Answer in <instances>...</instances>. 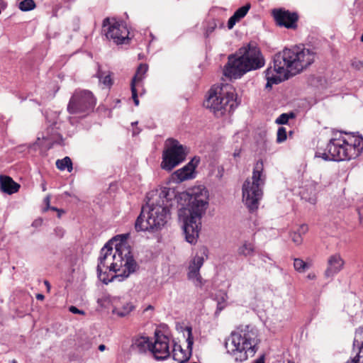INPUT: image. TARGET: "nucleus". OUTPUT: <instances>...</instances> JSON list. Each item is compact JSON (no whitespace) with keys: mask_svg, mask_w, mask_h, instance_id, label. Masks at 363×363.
<instances>
[{"mask_svg":"<svg viewBox=\"0 0 363 363\" xmlns=\"http://www.w3.org/2000/svg\"><path fill=\"white\" fill-rule=\"evenodd\" d=\"M208 255L205 251L196 252L190 258L188 264L187 278L191 281L196 286L201 287L203 285V278L200 274V269L203 265Z\"/></svg>","mask_w":363,"mask_h":363,"instance_id":"13","label":"nucleus"},{"mask_svg":"<svg viewBox=\"0 0 363 363\" xmlns=\"http://www.w3.org/2000/svg\"><path fill=\"white\" fill-rule=\"evenodd\" d=\"M361 41L363 43V33H362V35L361 36Z\"/></svg>","mask_w":363,"mask_h":363,"instance_id":"53","label":"nucleus"},{"mask_svg":"<svg viewBox=\"0 0 363 363\" xmlns=\"http://www.w3.org/2000/svg\"><path fill=\"white\" fill-rule=\"evenodd\" d=\"M276 24L279 27L296 30L298 28L299 16L297 12H291L285 9H275L272 11Z\"/></svg>","mask_w":363,"mask_h":363,"instance_id":"14","label":"nucleus"},{"mask_svg":"<svg viewBox=\"0 0 363 363\" xmlns=\"http://www.w3.org/2000/svg\"><path fill=\"white\" fill-rule=\"evenodd\" d=\"M199 162V157H194L186 165L174 172V177L180 182L194 178L195 169Z\"/></svg>","mask_w":363,"mask_h":363,"instance_id":"18","label":"nucleus"},{"mask_svg":"<svg viewBox=\"0 0 363 363\" xmlns=\"http://www.w3.org/2000/svg\"><path fill=\"white\" fill-rule=\"evenodd\" d=\"M227 294L223 291H220L218 295H216L217 300V311H221L225 307V302L227 300Z\"/></svg>","mask_w":363,"mask_h":363,"instance_id":"32","label":"nucleus"},{"mask_svg":"<svg viewBox=\"0 0 363 363\" xmlns=\"http://www.w3.org/2000/svg\"><path fill=\"white\" fill-rule=\"evenodd\" d=\"M256 144L257 146L256 151L258 152L259 155H263L267 152L268 147V140L267 138L266 131H262L259 133V139L257 140Z\"/></svg>","mask_w":363,"mask_h":363,"instance_id":"26","label":"nucleus"},{"mask_svg":"<svg viewBox=\"0 0 363 363\" xmlns=\"http://www.w3.org/2000/svg\"><path fill=\"white\" fill-rule=\"evenodd\" d=\"M157 196L155 199H148L146 206H143L135 224L137 231L157 230L167 223L172 200L175 197L174 190L162 187Z\"/></svg>","mask_w":363,"mask_h":363,"instance_id":"2","label":"nucleus"},{"mask_svg":"<svg viewBox=\"0 0 363 363\" xmlns=\"http://www.w3.org/2000/svg\"><path fill=\"white\" fill-rule=\"evenodd\" d=\"M56 167L58 169L64 171L67 169V172H71L72 171V162L69 157H65L62 160H57L55 162Z\"/></svg>","mask_w":363,"mask_h":363,"instance_id":"29","label":"nucleus"},{"mask_svg":"<svg viewBox=\"0 0 363 363\" xmlns=\"http://www.w3.org/2000/svg\"><path fill=\"white\" fill-rule=\"evenodd\" d=\"M96 104V99L91 91L85 89H76L67 104L69 114L87 115L91 113Z\"/></svg>","mask_w":363,"mask_h":363,"instance_id":"9","label":"nucleus"},{"mask_svg":"<svg viewBox=\"0 0 363 363\" xmlns=\"http://www.w3.org/2000/svg\"><path fill=\"white\" fill-rule=\"evenodd\" d=\"M253 363H265V354H262L259 358L256 359Z\"/></svg>","mask_w":363,"mask_h":363,"instance_id":"41","label":"nucleus"},{"mask_svg":"<svg viewBox=\"0 0 363 363\" xmlns=\"http://www.w3.org/2000/svg\"><path fill=\"white\" fill-rule=\"evenodd\" d=\"M358 213H359V219H360L361 223H363V220H362V218H363V206L360 207L358 209Z\"/></svg>","mask_w":363,"mask_h":363,"instance_id":"43","label":"nucleus"},{"mask_svg":"<svg viewBox=\"0 0 363 363\" xmlns=\"http://www.w3.org/2000/svg\"><path fill=\"white\" fill-rule=\"evenodd\" d=\"M138 267L131 251H106L104 255L99 257L96 268L97 276L104 284H108L115 278L128 277Z\"/></svg>","mask_w":363,"mask_h":363,"instance_id":"3","label":"nucleus"},{"mask_svg":"<svg viewBox=\"0 0 363 363\" xmlns=\"http://www.w3.org/2000/svg\"><path fill=\"white\" fill-rule=\"evenodd\" d=\"M151 344L148 337L137 336L133 338L130 348L133 352L144 354L147 351L150 352Z\"/></svg>","mask_w":363,"mask_h":363,"instance_id":"20","label":"nucleus"},{"mask_svg":"<svg viewBox=\"0 0 363 363\" xmlns=\"http://www.w3.org/2000/svg\"><path fill=\"white\" fill-rule=\"evenodd\" d=\"M294 266L296 271L298 272H304L306 269H309L311 266V263L309 262H305L301 259H294Z\"/></svg>","mask_w":363,"mask_h":363,"instance_id":"30","label":"nucleus"},{"mask_svg":"<svg viewBox=\"0 0 363 363\" xmlns=\"http://www.w3.org/2000/svg\"><path fill=\"white\" fill-rule=\"evenodd\" d=\"M55 233L60 237H62L63 235H64V230L62 228H57L55 229Z\"/></svg>","mask_w":363,"mask_h":363,"instance_id":"42","label":"nucleus"},{"mask_svg":"<svg viewBox=\"0 0 363 363\" xmlns=\"http://www.w3.org/2000/svg\"><path fill=\"white\" fill-rule=\"evenodd\" d=\"M57 213H58V214H57L58 218H60L63 213L62 212H57Z\"/></svg>","mask_w":363,"mask_h":363,"instance_id":"52","label":"nucleus"},{"mask_svg":"<svg viewBox=\"0 0 363 363\" xmlns=\"http://www.w3.org/2000/svg\"><path fill=\"white\" fill-rule=\"evenodd\" d=\"M105 349H106V346H105L104 345H100L99 346V350L100 351H104V350H105Z\"/></svg>","mask_w":363,"mask_h":363,"instance_id":"48","label":"nucleus"},{"mask_svg":"<svg viewBox=\"0 0 363 363\" xmlns=\"http://www.w3.org/2000/svg\"><path fill=\"white\" fill-rule=\"evenodd\" d=\"M286 139V130L284 127L279 128L277 130V141L278 143H282Z\"/></svg>","mask_w":363,"mask_h":363,"instance_id":"35","label":"nucleus"},{"mask_svg":"<svg viewBox=\"0 0 363 363\" xmlns=\"http://www.w3.org/2000/svg\"><path fill=\"white\" fill-rule=\"evenodd\" d=\"M69 311L74 314H80V315H84L85 313L84 311L78 309L76 306H72L69 308Z\"/></svg>","mask_w":363,"mask_h":363,"instance_id":"39","label":"nucleus"},{"mask_svg":"<svg viewBox=\"0 0 363 363\" xmlns=\"http://www.w3.org/2000/svg\"><path fill=\"white\" fill-rule=\"evenodd\" d=\"M13 363H17V362H16V361H15V360H14V361H13Z\"/></svg>","mask_w":363,"mask_h":363,"instance_id":"54","label":"nucleus"},{"mask_svg":"<svg viewBox=\"0 0 363 363\" xmlns=\"http://www.w3.org/2000/svg\"><path fill=\"white\" fill-rule=\"evenodd\" d=\"M295 115L294 113H282L281 114L277 119L276 123L277 124H286L289 120V118H294Z\"/></svg>","mask_w":363,"mask_h":363,"instance_id":"34","label":"nucleus"},{"mask_svg":"<svg viewBox=\"0 0 363 363\" xmlns=\"http://www.w3.org/2000/svg\"><path fill=\"white\" fill-rule=\"evenodd\" d=\"M130 233L119 234L111 238L101 250H130Z\"/></svg>","mask_w":363,"mask_h":363,"instance_id":"17","label":"nucleus"},{"mask_svg":"<svg viewBox=\"0 0 363 363\" xmlns=\"http://www.w3.org/2000/svg\"><path fill=\"white\" fill-rule=\"evenodd\" d=\"M344 261L340 255H335L331 256L328 260V267L325 272V277L328 278L333 277L343 267Z\"/></svg>","mask_w":363,"mask_h":363,"instance_id":"19","label":"nucleus"},{"mask_svg":"<svg viewBox=\"0 0 363 363\" xmlns=\"http://www.w3.org/2000/svg\"><path fill=\"white\" fill-rule=\"evenodd\" d=\"M291 237L292 241L296 245H300L302 241L303 238L302 236L300 235V233H297L296 231H294L291 233Z\"/></svg>","mask_w":363,"mask_h":363,"instance_id":"36","label":"nucleus"},{"mask_svg":"<svg viewBox=\"0 0 363 363\" xmlns=\"http://www.w3.org/2000/svg\"><path fill=\"white\" fill-rule=\"evenodd\" d=\"M48 208H50L51 209L52 211H57V212H62V213H65V211L62 209H58L56 207H49V206H48Z\"/></svg>","mask_w":363,"mask_h":363,"instance_id":"45","label":"nucleus"},{"mask_svg":"<svg viewBox=\"0 0 363 363\" xmlns=\"http://www.w3.org/2000/svg\"><path fill=\"white\" fill-rule=\"evenodd\" d=\"M36 5L33 0H23L19 3L18 8L23 11H29L35 8Z\"/></svg>","mask_w":363,"mask_h":363,"instance_id":"33","label":"nucleus"},{"mask_svg":"<svg viewBox=\"0 0 363 363\" xmlns=\"http://www.w3.org/2000/svg\"><path fill=\"white\" fill-rule=\"evenodd\" d=\"M35 297H36V299H37V300H39V301H43V300H44V298H45L44 295H43V294H36V296H35Z\"/></svg>","mask_w":363,"mask_h":363,"instance_id":"44","label":"nucleus"},{"mask_svg":"<svg viewBox=\"0 0 363 363\" xmlns=\"http://www.w3.org/2000/svg\"><path fill=\"white\" fill-rule=\"evenodd\" d=\"M352 66L356 69H363V61L354 60L352 62Z\"/></svg>","mask_w":363,"mask_h":363,"instance_id":"38","label":"nucleus"},{"mask_svg":"<svg viewBox=\"0 0 363 363\" xmlns=\"http://www.w3.org/2000/svg\"><path fill=\"white\" fill-rule=\"evenodd\" d=\"M318 57L316 49L304 45L284 48L274 55L273 58L275 75L271 68L265 70L267 86L277 84L300 74L314 63Z\"/></svg>","mask_w":363,"mask_h":363,"instance_id":"1","label":"nucleus"},{"mask_svg":"<svg viewBox=\"0 0 363 363\" xmlns=\"http://www.w3.org/2000/svg\"><path fill=\"white\" fill-rule=\"evenodd\" d=\"M251 183V213L258 208V203L262 199L263 187L265 184L266 175L264 173L262 160H259L254 167Z\"/></svg>","mask_w":363,"mask_h":363,"instance_id":"10","label":"nucleus"},{"mask_svg":"<svg viewBox=\"0 0 363 363\" xmlns=\"http://www.w3.org/2000/svg\"><path fill=\"white\" fill-rule=\"evenodd\" d=\"M44 284H45V285L46 286L48 291H49V290H50V284L49 281H47V280H45V281H44Z\"/></svg>","mask_w":363,"mask_h":363,"instance_id":"47","label":"nucleus"},{"mask_svg":"<svg viewBox=\"0 0 363 363\" xmlns=\"http://www.w3.org/2000/svg\"><path fill=\"white\" fill-rule=\"evenodd\" d=\"M225 347L228 352L235 359L236 362H242L248 359L250 350V332L248 325L245 328H238L233 331L230 336L225 341Z\"/></svg>","mask_w":363,"mask_h":363,"instance_id":"7","label":"nucleus"},{"mask_svg":"<svg viewBox=\"0 0 363 363\" xmlns=\"http://www.w3.org/2000/svg\"><path fill=\"white\" fill-rule=\"evenodd\" d=\"M363 150V138L351 133H339L331 138L315 157L325 160L342 161L356 158Z\"/></svg>","mask_w":363,"mask_h":363,"instance_id":"4","label":"nucleus"},{"mask_svg":"<svg viewBox=\"0 0 363 363\" xmlns=\"http://www.w3.org/2000/svg\"><path fill=\"white\" fill-rule=\"evenodd\" d=\"M203 105L216 117L223 116L226 111H233L238 105L235 89L228 84L213 85L208 91V96Z\"/></svg>","mask_w":363,"mask_h":363,"instance_id":"6","label":"nucleus"},{"mask_svg":"<svg viewBox=\"0 0 363 363\" xmlns=\"http://www.w3.org/2000/svg\"><path fill=\"white\" fill-rule=\"evenodd\" d=\"M248 71H250V43L238 49L235 54L228 56V62L223 68V74L230 79H238Z\"/></svg>","mask_w":363,"mask_h":363,"instance_id":"8","label":"nucleus"},{"mask_svg":"<svg viewBox=\"0 0 363 363\" xmlns=\"http://www.w3.org/2000/svg\"><path fill=\"white\" fill-rule=\"evenodd\" d=\"M353 346L359 350V352L352 359L356 363H363V327L356 330Z\"/></svg>","mask_w":363,"mask_h":363,"instance_id":"22","label":"nucleus"},{"mask_svg":"<svg viewBox=\"0 0 363 363\" xmlns=\"http://www.w3.org/2000/svg\"><path fill=\"white\" fill-rule=\"evenodd\" d=\"M1 5L2 6L3 9L6 8V3H4V2H2V3L1 4Z\"/></svg>","mask_w":363,"mask_h":363,"instance_id":"50","label":"nucleus"},{"mask_svg":"<svg viewBox=\"0 0 363 363\" xmlns=\"http://www.w3.org/2000/svg\"><path fill=\"white\" fill-rule=\"evenodd\" d=\"M150 352L156 360L167 359L171 354L169 337L160 332H156L155 341L151 344Z\"/></svg>","mask_w":363,"mask_h":363,"instance_id":"15","label":"nucleus"},{"mask_svg":"<svg viewBox=\"0 0 363 363\" xmlns=\"http://www.w3.org/2000/svg\"><path fill=\"white\" fill-rule=\"evenodd\" d=\"M207 191L204 188L196 187L192 189L189 210V216L184 220V232L186 240L194 243L199 237L201 229V216L205 212L207 202Z\"/></svg>","mask_w":363,"mask_h":363,"instance_id":"5","label":"nucleus"},{"mask_svg":"<svg viewBox=\"0 0 363 363\" xmlns=\"http://www.w3.org/2000/svg\"><path fill=\"white\" fill-rule=\"evenodd\" d=\"M250 10V3L246 4L245 6L239 8L234 14L229 18L228 21V29H232L237 22H239L244 18L248 11Z\"/></svg>","mask_w":363,"mask_h":363,"instance_id":"24","label":"nucleus"},{"mask_svg":"<svg viewBox=\"0 0 363 363\" xmlns=\"http://www.w3.org/2000/svg\"><path fill=\"white\" fill-rule=\"evenodd\" d=\"M21 186L9 176L0 175V188L1 191L9 195L18 191Z\"/></svg>","mask_w":363,"mask_h":363,"instance_id":"21","label":"nucleus"},{"mask_svg":"<svg viewBox=\"0 0 363 363\" xmlns=\"http://www.w3.org/2000/svg\"><path fill=\"white\" fill-rule=\"evenodd\" d=\"M113 74L111 72H101L99 71L97 72V77L99 79V82L104 86V87L110 89L113 84Z\"/></svg>","mask_w":363,"mask_h":363,"instance_id":"25","label":"nucleus"},{"mask_svg":"<svg viewBox=\"0 0 363 363\" xmlns=\"http://www.w3.org/2000/svg\"><path fill=\"white\" fill-rule=\"evenodd\" d=\"M250 350H251V352H256L255 346H253V347L251 346Z\"/></svg>","mask_w":363,"mask_h":363,"instance_id":"49","label":"nucleus"},{"mask_svg":"<svg viewBox=\"0 0 363 363\" xmlns=\"http://www.w3.org/2000/svg\"><path fill=\"white\" fill-rule=\"evenodd\" d=\"M171 145L163 152L161 167L163 169L171 171L176 166L182 162L186 156V147L174 139H171Z\"/></svg>","mask_w":363,"mask_h":363,"instance_id":"11","label":"nucleus"},{"mask_svg":"<svg viewBox=\"0 0 363 363\" xmlns=\"http://www.w3.org/2000/svg\"><path fill=\"white\" fill-rule=\"evenodd\" d=\"M242 201L250 208V180L246 179L242 185Z\"/></svg>","mask_w":363,"mask_h":363,"instance_id":"31","label":"nucleus"},{"mask_svg":"<svg viewBox=\"0 0 363 363\" xmlns=\"http://www.w3.org/2000/svg\"><path fill=\"white\" fill-rule=\"evenodd\" d=\"M134 306L130 302H127L123 306H115L113 309V313L120 317H125L128 315L133 309Z\"/></svg>","mask_w":363,"mask_h":363,"instance_id":"27","label":"nucleus"},{"mask_svg":"<svg viewBox=\"0 0 363 363\" xmlns=\"http://www.w3.org/2000/svg\"><path fill=\"white\" fill-rule=\"evenodd\" d=\"M172 357L178 363H184L189 359V356L183 352L180 345H174L172 350Z\"/></svg>","mask_w":363,"mask_h":363,"instance_id":"28","label":"nucleus"},{"mask_svg":"<svg viewBox=\"0 0 363 363\" xmlns=\"http://www.w3.org/2000/svg\"><path fill=\"white\" fill-rule=\"evenodd\" d=\"M103 30L108 39L118 45L128 43L129 41L128 29L123 23H111L109 18H106L103 21Z\"/></svg>","mask_w":363,"mask_h":363,"instance_id":"12","label":"nucleus"},{"mask_svg":"<svg viewBox=\"0 0 363 363\" xmlns=\"http://www.w3.org/2000/svg\"><path fill=\"white\" fill-rule=\"evenodd\" d=\"M316 277L315 274L314 273H310L308 274L307 278L309 279H315Z\"/></svg>","mask_w":363,"mask_h":363,"instance_id":"46","label":"nucleus"},{"mask_svg":"<svg viewBox=\"0 0 363 363\" xmlns=\"http://www.w3.org/2000/svg\"><path fill=\"white\" fill-rule=\"evenodd\" d=\"M308 230V227L306 224H302L298 226L296 230L297 233H300V235H305Z\"/></svg>","mask_w":363,"mask_h":363,"instance_id":"37","label":"nucleus"},{"mask_svg":"<svg viewBox=\"0 0 363 363\" xmlns=\"http://www.w3.org/2000/svg\"><path fill=\"white\" fill-rule=\"evenodd\" d=\"M306 201L312 205H315L317 202V196L314 194L308 199H306Z\"/></svg>","mask_w":363,"mask_h":363,"instance_id":"40","label":"nucleus"},{"mask_svg":"<svg viewBox=\"0 0 363 363\" xmlns=\"http://www.w3.org/2000/svg\"><path fill=\"white\" fill-rule=\"evenodd\" d=\"M265 59L260 49L251 45V70H256L263 67Z\"/></svg>","mask_w":363,"mask_h":363,"instance_id":"23","label":"nucleus"},{"mask_svg":"<svg viewBox=\"0 0 363 363\" xmlns=\"http://www.w3.org/2000/svg\"><path fill=\"white\" fill-rule=\"evenodd\" d=\"M147 70L148 66L147 64H140L138 67L136 72L132 79L130 87L132 92V98L135 106L139 105L138 89H142V91L140 92V96H142L145 93L143 80L145 78V74L147 72Z\"/></svg>","mask_w":363,"mask_h":363,"instance_id":"16","label":"nucleus"},{"mask_svg":"<svg viewBox=\"0 0 363 363\" xmlns=\"http://www.w3.org/2000/svg\"><path fill=\"white\" fill-rule=\"evenodd\" d=\"M239 154H240L239 152H234V154H233V155H234V157H235L238 156V155H239Z\"/></svg>","mask_w":363,"mask_h":363,"instance_id":"51","label":"nucleus"}]
</instances>
